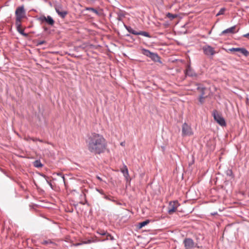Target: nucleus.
I'll list each match as a JSON object with an SVG mask.
<instances>
[{"instance_id":"34","label":"nucleus","mask_w":249,"mask_h":249,"mask_svg":"<svg viewBox=\"0 0 249 249\" xmlns=\"http://www.w3.org/2000/svg\"><path fill=\"white\" fill-rule=\"evenodd\" d=\"M112 197L110 196H107L105 195H104V198H105L106 199L109 200V201H114V200H113L112 199Z\"/></svg>"},{"instance_id":"1","label":"nucleus","mask_w":249,"mask_h":249,"mask_svg":"<svg viewBox=\"0 0 249 249\" xmlns=\"http://www.w3.org/2000/svg\"><path fill=\"white\" fill-rule=\"evenodd\" d=\"M86 142L89 151L95 155L105 152L107 146V141L104 136L96 132L88 134Z\"/></svg>"},{"instance_id":"27","label":"nucleus","mask_w":249,"mask_h":249,"mask_svg":"<svg viewBox=\"0 0 249 249\" xmlns=\"http://www.w3.org/2000/svg\"><path fill=\"white\" fill-rule=\"evenodd\" d=\"M226 11V9L225 8H222L220 9L218 13L216 15V16H218L221 15H223Z\"/></svg>"},{"instance_id":"13","label":"nucleus","mask_w":249,"mask_h":249,"mask_svg":"<svg viewBox=\"0 0 249 249\" xmlns=\"http://www.w3.org/2000/svg\"><path fill=\"white\" fill-rule=\"evenodd\" d=\"M195 85L197 86L196 89L200 92V96H205V91L207 90V89L205 87L202 86L200 84L198 83H195Z\"/></svg>"},{"instance_id":"6","label":"nucleus","mask_w":249,"mask_h":249,"mask_svg":"<svg viewBox=\"0 0 249 249\" xmlns=\"http://www.w3.org/2000/svg\"><path fill=\"white\" fill-rule=\"evenodd\" d=\"M193 134L192 129L190 125L184 123L182 126V136L183 137L191 136Z\"/></svg>"},{"instance_id":"26","label":"nucleus","mask_w":249,"mask_h":249,"mask_svg":"<svg viewBox=\"0 0 249 249\" xmlns=\"http://www.w3.org/2000/svg\"><path fill=\"white\" fill-rule=\"evenodd\" d=\"M166 17L169 18L170 20H173V19H174L177 17V15L176 14H173L170 13H168L166 14Z\"/></svg>"},{"instance_id":"32","label":"nucleus","mask_w":249,"mask_h":249,"mask_svg":"<svg viewBox=\"0 0 249 249\" xmlns=\"http://www.w3.org/2000/svg\"><path fill=\"white\" fill-rule=\"evenodd\" d=\"M41 176H42L44 178H45V179L46 180V181H47V183L49 184V185H50V186H51V187L52 188H53V185H52V184L51 182L50 181H48V177L47 176H46V175H43V174L41 175Z\"/></svg>"},{"instance_id":"31","label":"nucleus","mask_w":249,"mask_h":249,"mask_svg":"<svg viewBox=\"0 0 249 249\" xmlns=\"http://www.w3.org/2000/svg\"><path fill=\"white\" fill-rule=\"evenodd\" d=\"M41 176H42L44 178H45V179L46 180V181H47V183L49 184V185H50V186H51V187L52 188H53V185H52V184L51 182L50 181H48V177L47 176H46V175H43V174L41 175Z\"/></svg>"},{"instance_id":"33","label":"nucleus","mask_w":249,"mask_h":249,"mask_svg":"<svg viewBox=\"0 0 249 249\" xmlns=\"http://www.w3.org/2000/svg\"><path fill=\"white\" fill-rule=\"evenodd\" d=\"M54 8H55V10L56 11V9H57L58 8L59 9V10H60V11H62L63 10H62V9H63L62 6L61 5V4H59L55 5L54 6Z\"/></svg>"},{"instance_id":"10","label":"nucleus","mask_w":249,"mask_h":249,"mask_svg":"<svg viewBox=\"0 0 249 249\" xmlns=\"http://www.w3.org/2000/svg\"><path fill=\"white\" fill-rule=\"evenodd\" d=\"M202 50L204 53L206 55H213L215 53L214 48L210 45H205L203 46Z\"/></svg>"},{"instance_id":"11","label":"nucleus","mask_w":249,"mask_h":249,"mask_svg":"<svg viewBox=\"0 0 249 249\" xmlns=\"http://www.w3.org/2000/svg\"><path fill=\"white\" fill-rule=\"evenodd\" d=\"M230 52H239L245 56L249 55V52L244 48H231L228 50Z\"/></svg>"},{"instance_id":"35","label":"nucleus","mask_w":249,"mask_h":249,"mask_svg":"<svg viewBox=\"0 0 249 249\" xmlns=\"http://www.w3.org/2000/svg\"><path fill=\"white\" fill-rule=\"evenodd\" d=\"M32 141H33V142H36V141H38L40 142H43V141L42 140H40L39 139H37V138H29Z\"/></svg>"},{"instance_id":"15","label":"nucleus","mask_w":249,"mask_h":249,"mask_svg":"<svg viewBox=\"0 0 249 249\" xmlns=\"http://www.w3.org/2000/svg\"><path fill=\"white\" fill-rule=\"evenodd\" d=\"M235 29V26H233L231 28H229L228 29H227L222 32L221 33V35H223L226 34L228 33H231V34H233L235 33L234 30Z\"/></svg>"},{"instance_id":"29","label":"nucleus","mask_w":249,"mask_h":249,"mask_svg":"<svg viewBox=\"0 0 249 249\" xmlns=\"http://www.w3.org/2000/svg\"><path fill=\"white\" fill-rule=\"evenodd\" d=\"M206 97H207V96H202L199 95L198 100H199V102H200V103L201 104H203L204 99Z\"/></svg>"},{"instance_id":"37","label":"nucleus","mask_w":249,"mask_h":249,"mask_svg":"<svg viewBox=\"0 0 249 249\" xmlns=\"http://www.w3.org/2000/svg\"><path fill=\"white\" fill-rule=\"evenodd\" d=\"M227 175L229 176H231L232 175V172L231 170H229L227 171Z\"/></svg>"},{"instance_id":"7","label":"nucleus","mask_w":249,"mask_h":249,"mask_svg":"<svg viewBox=\"0 0 249 249\" xmlns=\"http://www.w3.org/2000/svg\"><path fill=\"white\" fill-rule=\"evenodd\" d=\"M179 204L177 200L170 201L168 207V212L169 214H172L175 212L177 208L179 206Z\"/></svg>"},{"instance_id":"19","label":"nucleus","mask_w":249,"mask_h":249,"mask_svg":"<svg viewBox=\"0 0 249 249\" xmlns=\"http://www.w3.org/2000/svg\"><path fill=\"white\" fill-rule=\"evenodd\" d=\"M117 19L118 21H121L122 18L124 17L125 15L123 12V11L121 10H119V12H117Z\"/></svg>"},{"instance_id":"17","label":"nucleus","mask_w":249,"mask_h":249,"mask_svg":"<svg viewBox=\"0 0 249 249\" xmlns=\"http://www.w3.org/2000/svg\"><path fill=\"white\" fill-rule=\"evenodd\" d=\"M121 171L123 173L124 177L126 179H127V178L129 177V173L127 166L125 165H124L123 168L121 169Z\"/></svg>"},{"instance_id":"40","label":"nucleus","mask_w":249,"mask_h":249,"mask_svg":"<svg viewBox=\"0 0 249 249\" xmlns=\"http://www.w3.org/2000/svg\"><path fill=\"white\" fill-rule=\"evenodd\" d=\"M71 195L73 196V198L76 200V198H77L78 197L76 193H75V195H74L73 194H72V192H71Z\"/></svg>"},{"instance_id":"45","label":"nucleus","mask_w":249,"mask_h":249,"mask_svg":"<svg viewBox=\"0 0 249 249\" xmlns=\"http://www.w3.org/2000/svg\"><path fill=\"white\" fill-rule=\"evenodd\" d=\"M98 178L100 180H101V178L100 177H98Z\"/></svg>"},{"instance_id":"36","label":"nucleus","mask_w":249,"mask_h":249,"mask_svg":"<svg viewBox=\"0 0 249 249\" xmlns=\"http://www.w3.org/2000/svg\"><path fill=\"white\" fill-rule=\"evenodd\" d=\"M93 241L91 240H88V241H84L83 242V244H90L92 242H93Z\"/></svg>"},{"instance_id":"22","label":"nucleus","mask_w":249,"mask_h":249,"mask_svg":"<svg viewBox=\"0 0 249 249\" xmlns=\"http://www.w3.org/2000/svg\"><path fill=\"white\" fill-rule=\"evenodd\" d=\"M125 27L126 29L127 30V31L129 33H130L133 35H137L138 32L134 30L130 26H127L125 25Z\"/></svg>"},{"instance_id":"41","label":"nucleus","mask_w":249,"mask_h":249,"mask_svg":"<svg viewBox=\"0 0 249 249\" xmlns=\"http://www.w3.org/2000/svg\"><path fill=\"white\" fill-rule=\"evenodd\" d=\"M243 36L244 37H249V33L244 35Z\"/></svg>"},{"instance_id":"14","label":"nucleus","mask_w":249,"mask_h":249,"mask_svg":"<svg viewBox=\"0 0 249 249\" xmlns=\"http://www.w3.org/2000/svg\"><path fill=\"white\" fill-rule=\"evenodd\" d=\"M21 22H16L15 24L17 27V30L18 32L20 33L21 35L23 36H24L27 37L28 35L27 33H25L24 32V29L21 28Z\"/></svg>"},{"instance_id":"3","label":"nucleus","mask_w":249,"mask_h":249,"mask_svg":"<svg viewBox=\"0 0 249 249\" xmlns=\"http://www.w3.org/2000/svg\"><path fill=\"white\" fill-rule=\"evenodd\" d=\"M142 53L143 55L150 58L155 62H159L161 63L160 57L158 53L151 52L149 50L144 48L142 49Z\"/></svg>"},{"instance_id":"44","label":"nucleus","mask_w":249,"mask_h":249,"mask_svg":"<svg viewBox=\"0 0 249 249\" xmlns=\"http://www.w3.org/2000/svg\"><path fill=\"white\" fill-rule=\"evenodd\" d=\"M47 29H47V28H46H46H44V30H45V31L47 30Z\"/></svg>"},{"instance_id":"12","label":"nucleus","mask_w":249,"mask_h":249,"mask_svg":"<svg viewBox=\"0 0 249 249\" xmlns=\"http://www.w3.org/2000/svg\"><path fill=\"white\" fill-rule=\"evenodd\" d=\"M185 74L190 77H197V74L190 65H188L185 71Z\"/></svg>"},{"instance_id":"42","label":"nucleus","mask_w":249,"mask_h":249,"mask_svg":"<svg viewBox=\"0 0 249 249\" xmlns=\"http://www.w3.org/2000/svg\"><path fill=\"white\" fill-rule=\"evenodd\" d=\"M98 191L101 194H102V195H104V191L102 190H98Z\"/></svg>"},{"instance_id":"5","label":"nucleus","mask_w":249,"mask_h":249,"mask_svg":"<svg viewBox=\"0 0 249 249\" xmlns=\"http://www.w3.org/2000/svg\"><path fill=\"white\" fill-rule=\"evenodd\" d=\"M213 116L214 120L221 126H225L226 125V123L224 118L222 115L218 113L216 110H214L213 112Z\"/></svg>"},{"instance_id":"23","label":"nucleus","mask_w":249,"mask_h":249,"mask_svg":"<svg viewBox=\"0 0 249 249\" xmlns=\"http://www.w3.org/2000/svg\"><path fill=\"white\" fill-rule=\"evenodd\" d=\"M105 236L106 237V238L102 239H100L99 241H105L106 240H114L113 236H112L110 234H109V233H108L107 232V234Z\"/></svg>"},{"instance_id":"43","label":"nucleus","mask_w":249,"mask_h":249,"mask_svg":"<svg viewBox=\"0 0 249 249\" xmlns=\"http://www.w3.org/2000/svg\"><path fill=\"white\" fill-rule=\"evenodd\" d=\"M29 138H31L30 137H27V138H26L25 139L26 140V141H29V140H31Z\"/></svg>"},{"instance_id":"9","label":"nucleus","mask_w":249,"mask_h":249,"mask_svg":"<svg viewBox=\"0 0 249 249\" xmlns=\"http://www.w3.org/2000/svg\"><path fill=\"white\" fill-rule=\"evenodd\" d=\"M38 19L41 22H46L48 25L51 26H53L54 24V20L50 16H48L47 17L42 16L39 18Z\"/></svg>"},{"instance_id":"4","label":"nucleus","mask_w":249,"mask_h":249,"mask_svg":"<svg viewBox=\"0 0 249 249\" xmlns=\"http://www.w3.org/2000/svg\"><path fill=\"white\" fill-rule=\"evenodd\" d=\"M75 193H76L78 196L77 198H76V202L77 203L76 205L78 203L83 205L87 203V201L86 200V194L82 191L77 192L75 190H72V194L75 195Z\"/></svg>"},{"instance_id":"28","label":"nucleus","mask_w":249,"mask_h":249,"mask_svg":"<svg viewBox=\"0 0 249 249\" xmlns=\"http://www.w3.org/2000/svg\"><path fill=\"white\" fill-rule=\"evenodd\" d=\"M97 233L101 235L105 236L107 234V232L104 230H100L97 231Z\"/></svg>"},{"instance_id":"21","label":"nucleus","mask_w":249,"mask_h":249,"mask_svg":"<svg viewBox=\"0 0 249 249\" xmlns=\"http://www.w3.org/2000/svg\"><path fill=\"white\" fill-rule=\"evenodd\" d=\"M86 10H88V11H91V12L94 13L96 15H97L98 16H101L102 14L101 12L98 11L96 9H95L93 8H92V7H87L86 8Z\"/></svg>"},{"instance_id":"2","label":"nucleus","mask_w":249,"mask_h":249,"mask_svg":"<svg viewBox=\"0 0 249 249\" xmlns=\"http://www.w3.org/2000/svg\"><path fill=\"white\" fill-rule=\"evenodd\" d=\"M26 11L23 5L18 6L17 8L15 11L16 22H21L22 19L25 17Z\"/></svg>"},{"instance_id":"39","label":"nucleus","mask_w":249,"mask_h":249,"mask_svg":"<svg viewBox=\"0 0 249 249\" xmlns=\"http://www.w3.org/2000/svg\"><path fill=\"white\" fill-rule=\"evenodd\" d=\"M45 43V41H41L38 42L37 45H40L44 44Z\"/></svg>"},{"instance_id":"18","label":"nucleus","mask_w":249,"mask_h":249,"mask_svg":"<svg viewBox=\"0 0 249 249\" xmlns=\"http://www.w3.org/2000/svg\"><path fill=\"white\" fill-rule=\"evenodd\" d=\"M41 244L42 245H52V247L53 248H54V246H56V244L54 242H53L52 240L51 239H48V240H44L42 243Z\"/></svg>"},{"instance_id":"20","label":"nucleus","mask_w":249,"mask_h":249,"mask_svg":"<svg viewBox=\"0 0 249 249\" xmlns=\"http://www.w3.org/2000/svg\"><path fill=\"white\" fill-rule=\"evenodd\" d=\"M137 35H142L148 38H151L152 37L148 32L145 31L138 32Z\"/></svg>"},{"instance_id":"24","label":"nucleus","mask_w":249,"mask_h":249,"mask_svg":"<svg viewBox=\"0 0 249 249\" xmlns=\"http://www.w3.org/2000/svg\"><path fill=\"white\" fill-rule=\"evenodd\" d=\"M150 222L149 220H146L145 221H142V222H140L139 223L138 225V228L139 229L142 228L143 227L145 226V225H147Z\"/></svg>"},{"instance_id":"25","label":"nucleus","mask_w":249,"mask_h":249,"mask_svg":"<svg viewBox=\"0 0 249 249\" xmlns=\"http://www.w3.org/2000/svg\"><path fill=\"white\" fill-rule=\"evenodd\" d=\"M34 165L36 167L39 168L43 166V164L39 160H36L34 162Z\"/></svg>"},{"instance_id":"38","label":"nucleus","mask_w":249,"mask_h":249,"mask_svg":"<svg viewBox=\"0 0 249 249\" xmlns=\"http://www.w3.org/2000/svg\"><path fill=\"white\" fill-rule=\"evenodd\" d=\"M82 244H83V243H75V244H73L72 246L76 247V246H80Z\"/></svg>"},{"instance_id":"30","label":"nucleus","mask_w":249,"mask_h":249,"mask_svg":"<svg viewBox=\"0 0 249 249\" xmlns=\"http://www.w3.org/2000/svg\"><path fill=\"white\" fill-rule=\"evenodd\" d=\"M56 175L58 176H60L62 178L63 182L64 183V184H65V178L64 175L61 172L57 173Z\"/></svg>"},{"instance_id":"8","label":"nucleus","mask_w":249,"mask_h":249,"mask_svg":"<svg viewBox=\"0 0 249 249\" xmlns=\"http://www.w3.org/2000/svg\"><path fill=\"white\" fill-rule=\"evenodd\" d=\"M183 244L185 249H193L196 246L193 240L190 238H185L183 240Z\"/></svg>"},{"instance_id":"16","label":"nucleus","mask_w":249,"mask_h":249,"mask_svg":"<svg viewBox=\"0 0 249 249\" xmlns=\"http://www.w3.org/2000/svg\"><path fill=\"white\" fill-rule=\"evenodd\" d=\"M56 13L62 18H64L68 13V12L65 10H59L58 8L57 9H56Z\"/></svg>"}]
</instances>
